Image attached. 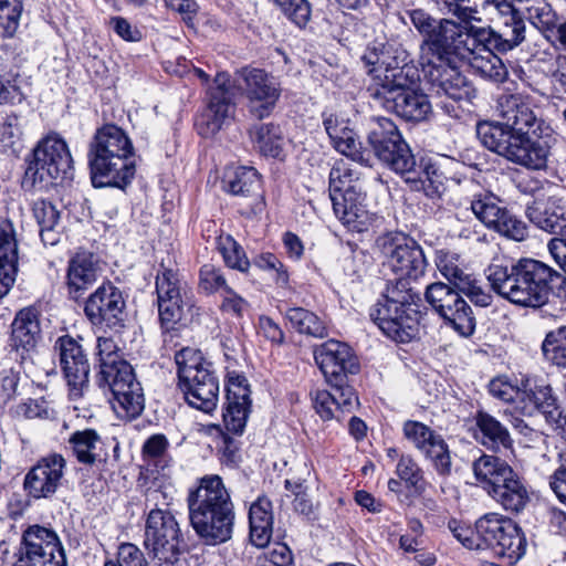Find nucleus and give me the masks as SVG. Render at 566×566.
<instances>
[{
    "label": "nucleus",
    "mask_w": 566,
    "mask_h": 566,
    "mask_svg": "<svg viewBox=\"0 0 566 566\" xmlns=\"http://www.w3.org/2000/svg\"><path fill=\"white\" fill-rule=\"evenodd\" d=\"M505 123L479 120L476 136L490 151L528 169L547 166L549 144L544 136L548 129L533 109L532 97L520 93L511 94L501 104Z\"/></svg>",
    "instance_id": "nucleus-1"
},
{
    "label": "nucleus",
    "mask_w": 566,
    "mask_h": 566,
    "mask_svg": "<svg viewBox=\"0 0 566 566\" xmlns=\"http://www.w3.org/2000/svg\"><path fill=\"white\" fill-rule=\"evenodd\" d=\"M366 143L364 149L368 151L369 161L373 155L381 167L403 179L411 191L423 192L433 201L442 198L446 178L438 165L429 156L416 155L391 118L370 117Z\"/></svg>",
    "instance_id": "nucleus-2"
},
{
    "label": "nucleus",
    "mask_w": 566,
    "mask_h": 566,
    "mask_svg": "<svg viewBox=\"0 0 566 566\" xmlns=\"http://www.w3.org/2000/svg\"><path fill=\"white\" fill-rule=\"evenodd\" d=\"M471 27L440 19L436 29L420 44V65L424 77L448 98L471 101L476 96L472 82L461 72L464 51H470Z\"/></svg>",
    "instance_id": "nucleus-3"
},
{
    "label": "nucleus",
    "mask_w": 566,
    "mask_h": 566,
    "mask_svg": "<svg viewBox=\"0 0 566 566\" xmlns=\"http://www.w3.org/2000/svg\"><path fill=\"white\" fill-rule=\"evenodd\" d=\"M491 290L510 303L541 308L552 297L566 300V276L532 258H495L484 270Z\"/></svg>",
    "instance_id": "nucleus-4"
},
{
    "label": "nucleus",
    "mask_w": 566,
    "mask_h": 566,
    "mask_svg": "<svg viewBox=\"0 0 566 566\" xmlns=\"http://www.w3.org/2000/svg\"><path fill=\"white\" fill-rule=\"evenodd\" d=\"M135 147L128 134L114 123L96 128L87 149L92 186L114 188L126 192L132 186L137 165Z\"/></svg>",
    "instance_id": "nucleus-5"
},
{
    "label": "nucleus",
    "mask_w": 566,
    "mask_h": 566,
    "mask_svg": "<svg viewBox=\"0 0 566 566\" xmlns=\"http://www.w3.org/2000/svg\"><path fill=\"white\" fill-rule=\"evenodd\" d=\"M427 307L419 292L401 281H386L375 303L368 308L370 322L381 335L397 345L420 339Z\"/></svg>",
    "instance_id": "nucleus-6"
},
{
    "label": "nucleus",
    "mask_w": 566,
    "mask_h": 566,
    "mask_svg": "<svg viewBox=\"0 0 566 566\" xmlns=\"http://www.w3.org/2000/svg\"><path fill=\"white\" fill-rule=\"evenodd\" d=\"M93 356L95 382L112 392L115 412L128 421L137 419L145 409V395L130 363L119 355L112 337L98 336Z\"/></svg>",
    "instance_id": "nucleus-7"
},
{
    "label": "nucleus",
    "mask_w": 566,
    "mask_h": 566,
    "mask_svg": "<svg viewBox=\"0 0 566 566\" xmlns=\"http://www.w3.org/2000/svg\"><path fill=\"white\" fill-rule=\"evenodd\" d=\"M154 293L157 321L164 342H167V337L179 336L180 331L188 325L187 314L190 316V323L195 318L199 321L201 306L197 304L191 289L182 280L178 269L166 266L161 262L155 276Z\"/></svg>",
    "instance_id": "nucleus-8"
},
{
    "label": "nucleus",
    "mask_w": 566,
    "mask_h": 566,
    "mask_svg": "<svg viewBox=\"0 0 566 566\" xmlns=\"http://www.w3.org/2000/svg\"><path fill=\"white\" fill-rule=\"evenodd\" d=\"M472 30L473 54L470 65L481 78L500 85L509 80V70L501 55L514 50L526 39V27L513 29L475 28Z\"/></svg>",
    "instance_id": "nucleus-9"
},
{
    "label": "nucleus",
    "mask_w": 566,
    "mask_h": 566,
    "mask_svg": "<svg viewBox=\"0 0 566 566\" xmlns=\"http://www.w3.org/2000/svg\"><path fill=\"white\" fill-rule=\"evenodd\" d=\"M178 388L186 402L205 413L217 409L219 401V378L209 361L199 349L182 347L175 354Z\"/></svg>",
    "instance_id": "nucleus-10"
},
{
    "label": "nucleus",
    "mask_w": 566,
    "mask_h": 566,
    "mask_svg": "<svg viewBox=\"0 0 566 566\" xmlns=\"http://www.w3.org/2000/svg\"><path fill=\"white\" fill-rule=\"evenodd\" d=\"M224 401L222 421L226 431L221 432L222 460L235 467L241 461L240 448L232 436H242L252 412V389L243 371L228 370L224 379Z\"/></svg>",
    "instance_id": "nucleus-11"
},
{
    "label": "nucleus",
    "mask_w": 566,
    "mask_h": 566,
    "mask_svg": "<svg viewBox=\"0 0 566 566\" xmlns=\"http://www.w3.org/2000/svg\"><path fill=\"white\" fill-rule=\"evenodd\" d=\"M358 180L359 174L348 163L336 161L328 174V197L338 221L348 231L363 233L369 229L371 218Z\"/></svg>",
    "instance_id": "nucleus-12"
},
{
    "label": "nucleus",
    "mask_w": 566,
    "mask_h": 566,
    "mask_svg": "<svg viewBox=\"0 0 566 566\" xmlns=\"http://www.w3.org/2000/svg\"><path fill=\"white\" fill-rule=\"evenodd\" d=\"M313 358L324 380L332 389L342 390L346 397L343 405L350 407L356 401V389L350 377L360 373V360L355 349L346 342L329 338L313 347Z\"/></svg>",
    "instance_id": "nucleus-13"
},
{
    "label": "nucleus",
    "mask_w": 566,
    "mask_h": 566,
    "mask_svg": "<svg viewBox=\"0 0 566 566\" xmlns=\"http://www.w3.org/2000/svg\"><path fill=\"white\" fill-rule=\"evenodd\" d=\"M377 247L385 258V263L396 275L388 281H401L409 286L424 276L429 266L422 245L409 233L387 231L376 240Z\"/></svg>",
    "instance_id": "nucleus-14"
},
{
    "label": "nucleus",
    "mask_w": 566,
    "mask_h": 566,
    "mask_svg": "<svg viewBox=\"0 0 566 566\" xmlns=\"http://www.w3.org/2000/svg\"><path fill=\"white\" fill-rule=\"evenodd\" d=\"M191 526L207 545H218L232 537L234 506L230 497H188Z\"/></svg>",
    "instance_id": "nucleus-15"
},
{
    "label": "nucleus",
    "mask_w": 566,
    "mask_h": 566,
    "mask_svg": "<svg viewBox=\"0 0 566 566\" xmlns=\"http://www.w3.org/2000/svg\"><path fill=\"white\" fill-rule=\"evenodd\" d=\"M235 75L249 116L256 120L270 117L282 96L280 81L265 69L252 65L238 69Z\"/></svg>",
    "instance_id": "nucleus-16"
},
{
    "label": "nucleus",
    "mask_w": 566,
    "mask_h": 566,
    "mask_svg": "<svg viewBox=\"0 0 566 566\" xmlns=\"http://www.w3.org/2000/svg\"><path fill=\"white\" fill-rule=\"evenodd\" d=\"M54 353L59 357V366L66 384L67 397L72 401L80 400L90 389L91 364L84 337L70 334L56 338Z\"/></svg>",
    "instance_id": "nucleus-17"
},
{
    "label": "nucleus",
    "mask_w": 566,
    "mask_h": 566,
    "mask_svg": "<svg viewBox=\"0 0 566 566\" xmlns=\"http://www.w3.org/2000/svg\"><path fill=\"white\" fill-rule=\"evenodd\" d=\"M124 291L105 280L88 295L84 303V315L93 327L122 334L126 327L127 311Z\"/></svg>",
    "instance_id": "nucleus-18"
},
{
    "label": "nucleus",
    "mask_w": 566,
    "mask_h": 566,
    "mask_svg": "<svg viewBox=\"0 0 566 566\" xmlns=\"http://www.w3.org/2000/svg\"><path fill=\"white\" fill-rule=\"evenodd\" d=\"M74 178V160L66 140L50 132L38 140V181L41 188L64 186Z\"/></svg>",
    "instance_id": "nucleus-19"
},
{
    "label": "nucleus",
    "mask_w": 566,
    "mask_h": 566,
    "mask_svg": "<svg viewBox=\"0 0 566 566\" xmlns=\"http://www.w3.org/2000/svg\"><path fill=\"white\" fill-rule=\"evenodd\" d=\"M182 542L175 516L166 510H150L145 525L144 545L153 558L161 564H175L181 554Z\"/></svg>",
    "instance_id": "nucleus-20"
},
{
    "label": "nucleus",
    "mask_w": 566,
    "mask_h": 566,
    "mask_svg": "<svg viewBox=\"0 0 566 566\" xmlns=\"http://www.w3.org/2000/svg\"><path fill=\"white\" fill-rule=\"evenodd\" d=\"M473 472L481 488L489 494L535 495L524 476L495 454L483 453L473 462Z\"/></svg>",
    "instance_id": "nucleus-21"
},
{
    "label": "nucleus",
    "mask_w": 566,
    "mask_h": 566,
    "mask_svg": "<svg viewBox=\"0 0 566 566\" xmlns=\"http://www.w3.org/2000/svg\"><path fill=\"white\" fill-rule=\"evenodd\" d=\"M470 209L475 218L489 230L502 237L521 242L528 237V226L514 214L503 201L492 192L473 196Z\"/></svg>",
    "instance_id": "nucleus-22"
},
{
    "label": "nucleus",
    "mask_w": 566,
    "mask_h": 566,
    "mask_svg": "<svg viewBox=\"0 0 566 566\" xmlns=\"http://www.w3.org/2000/svg\"><path fill=\"white\" fill-rule=\"evenodd\" d=\"M479 532L483 538V549L491 548L499 556L517 562L526 551V538L522 530L511 520L496 514L480 518Z\"/></svg>",
    "instance_id": "nucleus-23"
},
{
    "label": "nucleus",
    "mask_w": 566,
    "mask_h": 566,
    "mask_svg": "<svg viewBox=\"0 0 566 566\" xmlns=\"http://www.w3.org/2000/svg\"><path fill=\"white\" fill-rule=\"evenodd\" d=\"M261 174L251 166L227 168L221 179L222 190L230 195L249 199L238 210L240 216L252 219L260 216L266 207Z\"/></svg>",
    "instance_id": "nucleus-24"
},
{
    "label": "nucleus",
    "mask_w": 566,
    "mask_h": 566,
    "mask_svg": "<svg viewBox=\"0 0 566 566\" xmlns=\"http://www.w3.org/2000/svg\"><path fill=\"white\" fill-rule=\"evenodd\" d=\"M521 401L527 415L539 412L546 422L566 440V410L555 395L552 386L544 379H526L522 382Z\"/></svg>",
    "instance_id": "nucleus-25"
},
{
    "label": "nucleus",
    "mask_w": 566,
    "mask_h": 566,
    "mask_svg": "<svg viewBox=\"0 0 566 566\" xmlns=\"http://www.w3.org/2000/svg\"><path fill=\"white\" fill-rule=\"evenodd\" d=\"M524 212L536 229L566 238V197L538 192L526 203Z\"/></svg>",
    "instance_id": "nucleus-26"
},
{
    "label": "nucleus",
    "mask_w": 566,
    "mask_h": 566,
    "mask_svg": "<svg viewBox=\"0 0 566 566\" xmlns=\"http://www.w3.org/2000/svg\"><path fill=\"white\" fill-rule=\"evenodd\" d=\"M206 107L197 116L195 127L203 138H210L219 133L226 122L235 111L233 93L226 84L210 86L206 92Z\"/></svg>",
    "instance_id": "nucleus-27"
},
{
    "label": "nucleus",
    "mask_w": 566,
    "mask_h": 566,
    "mask_svg": "<svg viewBox=\"0 0 566 566\" xmlns=\"http://www.w3.org/2000/svg\"><path fill=\"white\" fill-rule=\"evenodd\" d=\"M322 119L329 143L337 153L360 165H369L368 151L364 149L348 117L342 113L325 109L322 113Z\"/></svg>",
    "instance_id": "nucleus-28"
},
{
    "label": "nucleus",
    "mask_w": 566,
    "mask_h": 566,
    "mask_svg": "<svg viewBox=\"0 0 566 566\" xmlns=\"http://www.w3.org/2000/svg\"><path fill=\"white\" fill-rule=\"evenodd\" d=\"M98 255L85 248H78L69 259L65 284L69 295L77 301L97 280Z\"/></svg>",
    "instance_id": "nucleus-29"
},
{
    "label": "nucleus",
    "mask_w": 566,
    "mask_h": 566,
    "mask_svg": "<svg viewBox=\"0 0 566 566\" xmlns=\"http://www.w3.org/2000/svg\"><path fill=\"white\" fill-rule=\"evenodd\" d=\"M472 436L476 442L493 453L514 450V440L509 428L483 408L475 410Z\"/></svg>",
    "instance_id": "nucleus-30"
},
{
    "label": "nucleus",
    "mask_w": 566,
    "mask_h": 566,
    "mask_svg": "<svg viewBox=\"0 0 566 566\" xmlns=\"http://www.w3.org/2000/svg\"><path fill=\"white\" fill-rule=\"evenodd\" d=\"M419 81V70L412 63H405L402 66L387 64L382 74L376 76V84L368 87V93L375 101L380 102L405 91L415 90L413 86Z\"/></svg>",
    "instance_id": "nucleus-31"
},
{
    "label": "nucleus",
    "mask_w": 566,
    "mask_h": 566,
    "mask_svg": "<svg viewBox=\"0 0 566 566\" xmlns=\"http://www.w3.org/2000/svg\"><path fill=\"white\" fill-rule=\"evenodd\" d=\"M11 347L24 373L32 371L35 355V308H22L12 322Z\"/></svg>",
    "instance_id": "nucleus-32"
},
{
    "label": "nucleus",
    "mask_w": 566,
    "mask_h": 566,
    "mask_svg": "<svg viewBox=\"0 0 566 566\" xmlns=\"http://www.w3.org/2000/svg\"><path fill=\"white\" fill-rule=\"evenodd\" d=\"M381 105L406 122L420 123L431 114L429 96L419 88L405 91L380 101Z\"/></svg>",
    "instance_id": "nucleus-33"
},
{
    "label": "nucleus",
    "mask_w": 566,
    "mask_h": 566,
    "mask_svg": "<svg viewBox=\"0 0 566 566\" xmlns=\"http://www.w3.org/2000/svg\"><path fill=\"white\" fill-rule=\"evenodd\" d=\"M462 22L481 21L478 14L489 8H493L496 12L499 28L507 27L513 29L517 25L526 27L524 18L518 10L512 7V1L510 0H462Z\"/></svg>",
    "instance_id": "nucleus-34"
},
{
    "label": "nucleus",
    "mask_w": 566,
    "mask_h": 566,
    "mask_svg": "<svg viewBox=\"0 0 566 566\" xmlns=\"http://www.w3.org/2000/svg\"><path fill=\"white\" fill-rule=\"evenodd\" d=\"M17 240L13 223L6 219L0 222V298L6 296L15 281Z\"/></svg>",
    "instance_id": "nucleus-35"
},
{
    "label": "nucleus",
    "mask_w": 566,
    "mask_h": 566,
    "mask_svg": "<svg viewBox=\"0 0 566 566\" xmlns=\"http://www.w3.org/2000/svg\"><path fill=\"white\" fill-rule=\"evenodd\" d=\"M395 473L398 479H390L388 481V489L394 493H400L403 486L406 490L415 493V495H422L430 488L422 468L411 454L401 453Z\"/></svg>",
    "instance_id": "nucleus-36"
},
{
    "label": "nucleus",
    "mask_w": 566,
    "mask_h": 566,
    "mask_svg": "<svg viewBox=\"0 0 566 566\" xmlns=\"http://www.w3.org/2000/svg\"><path fill=\"white\" fill-rule=\"evenodd\" d=\"M273 504L270 497H258L249 510L250 541L258 547L268 546L273 533Z\"/></svg>",
    "instance_id": "nucleus-37"
},
{
    "label": "nucleus",
    "mask_w": 566,
    "mask_h": 566,
    "mask_svg": "<svg viewBox=\"0 0 566 566\" xmlns=\"http://www.w3.org/2000/svg\"><path fill=\"white\" fill-rule=\"evenodd\" d=\"M249 135L261 156L273 159L285 157V137L280 124L270 122L253 125Z\"/></svg>",
    "instance_id": "nucleus-38"
},
{
    "label": "nucleus",
    "mask_w": 566,
    "mask_h": 566,
    "mask_svg": "<svg viewBox=\"0 0 566 566\" xmlns=\"http://www.w3.org/2000/svg\"><path fill=\"white\" fill-rule=\"evenodd\" d=\"M333 390L334 394L327 389H315L310 394L312 406L321 420L324 422L331 421L335 418L334 407L342 412H352L359 406V397L357 392L356 401L350 407H347L343 405V400L346 399V397L342 396V390Z\"/></svg>",
    "instance_id": "nucleus-39"
},
{
    "label": "nucleus",
    "mask_w": 566,
    "mask_h": 566,
    "mask_svg": "<svg viewBox=\"0 0 566 566\" xmlns=\"http://www.w3.org/2000/svg\"><path fill=\"white\" fill-rule=\"evenodd\" d=\"M285 317L298 334L314 338H325L328 336V328L325 322L310 310L300 306L289 307Z\"/></svg>",
    "instance_id": "nucleus-40"
},
{
    "label": "nucleus",
    "mask_w": 566,
    "mask_h": 566,
    "mask_svg": "<svg viewBox=\"0 0 566 566\" xmlns=\"http://www.w3.org/2000/svg\"><path fill=\"white\" fill-rule=\"evenodd\" d=\"M450 311L442 318L446 326L452 328L459 336L469 338L476 328V318L469 303L459 295V302H453Z\"/></svg>",
    "instance_id": "nucleus-41"
},
{
    "label": "nucleus",
    "mask_w": 566,
    "mask_h": 566,
    "mask_svg": "<svg viewBox=\"0 0 566 566\" xmlns=\"http://www.w3.org/2000/svg\"><path fill=\"white\" fill-rule=\"evenodd\" d=\"M216 249L227 268L241 273L249 272L251 262L243 247L231 234L221 232L216 238Z\"/></svg>",
    "instance_id": "nucleus-42"
},
{
    "label": "nucleus",
    "mask_w": 566,
    "mask_h": 566,
    "mask_svg": "<svg viewBox=\"0 0 566 566\" xmlns=\"http://www.w3.org/2000/svg\"><path fill=\"white\" fill-rule=\"evenodd\" d=\"M38 566H66L64 549L57 535L38 525Z\"/></svg>",
    "instance_id": "nucleus-43"
},
{
    "label": "nucleus",
    "mask_w": 566,
    "mask_h": 566,
    "mask_svg": "<svg viewBox=\"0 0 566 566\" xmlns=\"http://www.w3.org/2000/svg\"><path fill=\"white\" fill-rule=\"evenodd\" d=\"M65 465V459L60 453L49 454L38 461V470H41L43 475V483L38 489V495H46V493H54L56 491Z\"/></svg>",
    "instance_id": "nucleus-44"
},
{
    "label": "nucleus",
    "mask_w": 566,
    "mask_h": 566,
    "mask_svg": "<svg viewBox=\"0 0 566 566\" xmlns=\"http://www.w3.org/2000/svg\"><path fill=\"white\" fill-rule=\"evenodd\" d=\"M426 459L430 460L437 473L441 476H448L451 473L452 460L448 443L440 433H434L427 441L423 449H420Z\"/></svg>",
    "instance_id": "nucleus-45"
},
{
    "label": "nucleus",
    "mask_w": 566,
    "mask_h": 566,
    "mask_svg": "<svg viewBox=\"0 0 566 566\" xmlns=\"http://www.w3.org/2000/svg\"><path fill=\"white\" fill-rule=\"evenodd\" d=\"M462 294L453 285L434 282L427 286L424 297L431 308L439 316H444L450 311L453 302H459V295Z\"/></svg>",
    "instance_id": "nucleus-46"
},
{
    "label": "nucleus",
    "mask_w": 566,
    "mask_h": 566,
    "mask_svg": "<svg viewBox=\"0 0 566 566\" xmlns=\"http://www.w3.org/2000/svg\"><path fill=\"white\" fill-rule=\"evenodd\" d=\"M101 440L95 429L87 428L74 431L69 439L76 460L82 464L92 465L96 461V454L93 452L96 443Z\"/></svg>",
    "instance_id": "nucleus-47"
},
{
    "label": "nucleus",
    "mask_w": 566,
    "mask_h": 566,
    "mask_svg": "<svg viewBox=\"0 0 566 566\" xmlns=\"http://www.w3.org/2000/svg\"><path fill=\"white\" fill-rule=\"evenodd\" d=\"M541 348L544 357L553 365L566 368V325L547 332Z\"/></svg>",
    "instance_id": "nucleus-48"
},
{
    "label": "nucleus",
    "mask_w": 566,
    "mask_h": 566,
    "mask_svg": "<svg viewBox=\"0 0 566 566\" xmlns=\"http://www.w3.org/2000/svg\"><path fill=\"white\" fill-rule=\"evenodd\" d=\"M229 287L231 286L228 284L221 268L212 263H205L200 266L198 272V289L205 295L222 294Z\"/></svg>",
    "instance_id": "nucleus-49"
},
{
    "label": "nucleus",
    "mask_w": 566,
    "mask_h": 566,
    "mask_svg": "<svg viewBox=\"0 0 566 566\" xmlns=\"http://www.w3.org/2000/svg\"><path fill=\"white\" fill-rule=\"evenodd\" d=\"M254 266L262 271L274 272L273 280L276 285L287 287L290 285V272L287 266L273 252H261L252 260Z\"/></svg>",
    "instance_id": "nucleus-50"
},
{
    "label": "nucleus",
    "mask_w": 566,
    "mask_h": 566,
    "mask_svg": "<svg viewBox=\"0 0 566 566\" xmlns=\"http://www.w3.org/2000/svg\"><path fill=\"white\" fill-rule=\"evenodd\" d=\"M21 12L20 0H0V38H10L14 34Z\"/></svg>",
    "instance_id": "nucleus-51"
},
{
    "label": "nucleus",
    "mask_w": 566,
    "mask_h": 566,
    "mask_svg": "<svg viewBox=\"0 0 566 566\" xmlns=\"http://www.w3.org/2000/svg\"><path fill=\"white\" fill-rule=\"evenodd\" d=\"M273 3L300 28H304L311 19V3L307 0H274Z\"/></svg>",
    "instance_id": "nucleus-52"
},
{
    "label": "nucleus",
    "mask_w": 566,
    "mask_h": 566,
    "mask_svg": "<svg viewBox=\"0 0 566 566\" xmlns=\"http://www.w3.org/2000/svg\"><path fill=\"white\" fill-rule=\"evenodd\" d=\"M250 303L240 295L233 287H229L221 294V301L218 305L219 311L223 315H228L234 319H242L248 312Z\"/></svg>",
    "instance_id": "nucleus-53"
},
{
    "label": "nucleus",
    "mask_w": 566,
    "mask_h": 566,
    "mask_svg": "<svg viewBox=\"0 0 566 566\" xmlns=\"http://www.w3.org/2000/svg\"><path fill=\"white\" fill-rule=\"evenodd\" d=\"M448 527L453 536L469 549H483V538L479 532L480 520L475 523V530L461 524L457 520H450Z\"/></svg>",
    "instance_id": "nucleus-54"
},
{
    "label": "nucleus",
    "mask_w": 566,
    "mask_h": 566,
    "mask_svg": "<svg viewBox=\"0 0 566 566\" xmlns=\"http://www.w3.org/2000/svg\"><path fill=\"white\" fill-rule=\"evenodd\" d=\"M170 442L166 434H150L143 443L140 454L142 459L147 462L157 463L168 454Z\"/></svg>",
    "instance_id": "nucleus-55"
},
{
    "label": "nucleus",
    "mask_w": 566,
    "mask_h": 566,
    "mask_svg": "<svg viewBox=\"0 0 566 566\" xmlns=\"http://www.w3.org/2000/svg\"><path fill=\"white\" fill-rule=\"evenodd\" d=\"M258 336L269 342L272 346L280 347L285 344V332L271 316L262 314L255 325Z\"/></svg>",
    "instance_id": "nucleus-56"
},
{
    "label": "nucleus",
    "mask_w": 566,
    "mask_h": 566,
    "mask_svg": "<svg viewBox=\"0 0 566 566\" xmlns=\"http://www.w3.org/2000/svg\"><path fill=\"white\" fill-rule=\"evenodd\" d=\"M60 219V211L56 207L45 199L38 202V226L40 227L39 234L44 245L50 241L46 239V233L53 230Z\"/></svg>",
    "instance_id": "nucleus-57"
},
{
    "label": "nucleus",
    "mask_w": 566,
    "mask_h": 566,
    "mask_svg": "<svg viewBox=\"0 0 566 566\" xmlns=\"http://www.w3.org/2000/svg\"><path fill=\"white\" fill-rule=\"evenodd\" d=\"M458 290L467 295L475 306L488 307L493 302L492 294L473 274H470Z\"/></svg>",
    "instance_id": "nucleus-58"
},
{
    "label": "nucleus",
    "mask_w": 566,
    "mask_h": 566,
    "mask_svg": "<svg viewBox=\"0 0 566 566\" xmlns=\"http://www.w3.org/2000/svg\"><path fill=\"white\" fill-rule=\"evenodd\" d=\"M436 433L429 426L418 420H406L402 424V434L417 450L423 449L427 441Z\"/></svg>",
    "instance_id": "nucleus-59"
},
{
    "label": "nucleus",
    "mask_w": 566,
    "mask_h": 566,
    "mask_svg": "<svg viewBox=\"0 0 566 566\" xmlns=\"http://www.w3.org/2000/svg\"><path fill=\"white\" fill-rule=\"evenodd\" d=\"M104 566H148L144 553L132 543L118 547L117 559H107Z\"/></svg>",
    "instance_id": "nucleus-60"
},
{
    "label": "nucleus",
    "mask_w": 566,
    "mask_h": 566,
    "mask_svg": "<svg viewBox=\"0 0 566 566\" xmlns=\"http://www.w3.org/2000/svg\"><path fill=\"white\" fill-rule=\"evenodd\" d=\"M35 525H30L22 535L21 545L14 554L15 562L13 566H34L35 557Z\"/></svg>",
    "instance_id": "nucleus-61"
},
{
    "label": "nucleus",
    "mask_w": 566,
    "mask_h": 566,
    "mask_svg": "<svg viewBox=\"0 0 566 566\" xmlns=\"http://www.w3.org/2000/svg\"><path fill=\"white\" fill-rule=\"evenodd\" d=\"M489 394L504 402H512L515 398L521 397V390L512 385L506 377H495L488 385Z\"/></svg>",
    "instance_id": "nucleus-62"
},
{
    "label": "nucleus",
    "mask_w": 566,
    "mask_h": 566,
    "mask_svg": "<svg viewBox=\"0 0 566 566\" xmlns=\"http://www.w3.org/2000/svg\"><path fill=\"white\" fill-rule=\"evenodd\" d=\"M167 9L181 15L182 22L188 28H195V20L199 12V4L196 0H164Z\"/></svg>",
    "instance_id": "nucleus-63"
},
{
    "label": "nucleus",
    "mask_w": 566,
    "mask_h": 566,
    "mask_svg": "<svg viewBox=\"0 0 566 566\" xmlns=\"http://www.w3.org/2000/svg\"><path fill=\"white\" fill-rule=\"evenodd\" d=\"M437 266L441 274L449 281V284L453 285L455 289H459L465 279L470 275L458 265H455L452 261H450L448 253L439 255Z\"/></svg>",
    "instance_id": "nucleus-64"
}]
</instances>
